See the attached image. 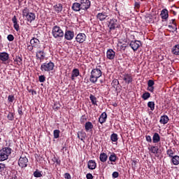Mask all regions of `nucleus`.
<instances>
[{
    "label": "nucleus",
    "mask_w": 179,
    "mask_h": 179,
    "mask_svg": "<svg viewBox=\"0 0 179 179\" xmlns=\"http://www.w3.org/2000/svg\"><path fill=\"white\" fill-rule=\"evenodd\" d=\"M101 75H103V73L99 69H92L91 71L90 82H91V83H96L97 80H99V78H101Z\"/></svg>",
    "instance_id": "1"
},
{
    "label": "nucleus",
    "mask_w": 179,
    "mask_h": 179,
    "mask_svg": "<svg viewBox=\"0 0 179 179\" xmlns=\"http://www.w3.org/2000/svg\"><path fill=\"white\" fill-rule=\"evenodd\" d=\"M22 16L29 23H31V22L36 20V14L30 12L27 8H25L22 10Z\"/></svg>",
    "instance_id": "2"
},
{
    "label": "nucleus",
    "mask_w": 179,
    "mask_h": 179,
    "mask_svg": "<svg viewBox=\"0 0 179 179\" xmlns=\"http://www.w3.org/2000/svg\"><path fill=\"white\" fill-rule=\"evenodd\" d=\"M12 153V148L6 147L0 150V162H5L9 157V155Z\"/></svg>",
    "instance_id": "3"
},
{
    "label": "nucleus",
    "mask_w": 179,
    "mask_h": 179,
    "mask_svg": "<svg viewBox=\"0 0 179 179\" xmlns=\"http://www.w3.org/2000/svg\"><path fill=\"white\" fill-rule=\"evenodd\" d=\"M52 34L55 38H64V31L59 26H55L52 30Z\"/></svg>",
    "instance_id": "4"
},
{
    "label": "nucleus",
    "mask_w": 179,
    "mask_h": 179,
    "mask_svg": "<svg viewBox=\"0 0 179 179\" xmlns=\"http://www.w3.org/2000/svg\"><path fill=\"white\" fill-rule=\"evenodd\" d=\"M54 66L55 64L52 62H46L41 64V71L42 72H51V71H54Z\"/></svg>",
    "instance_id": "5"
},
{
    "label": "nucleus",
    "mask_w": 179,
    "mask_h": 179,
    "mask_svg": "<svg viewBox=\"0 0 179 179\" xmlns=\"http://www.w3.org/2000/svg\"><path fill=\"white\" fill-rule=\"evenodd\" d=\"M27 163H29V159L26 157H20L18 160V166L21 167V169L27 167Z\"/></svg>",
    "instance_id": "6"
},
{
    "label": "nucleus",
    "mask_w": 179,
    "mask_h": 179,
    "mask_svg": "<svg viewBox=\"0 0 179 179\" xmlns=\"http://www.w3.org/2000/svg\"><path fill=\"white\" fill-rule=\"evenodd\" d=\"M142 45V43L141 41L135 40L131 41L129 43V46L131 49H133L134 51H138V48Z\"/></svg>",
    "instance_id": "7"
},
{
    "label": "nucleus",
    "mask_w": 179,
    "mask_h": 179,
    "mask_svg": "<svg viewBox=\"0 0 179 179\" xmlns=\"http://www.w3.org/2000/svg\"><path fill=\"white\" fill-rule=\"evenodd\" d=\"M82 10H87L90 8V0H80Z\"/></svg>",
    "instance_id": "8"
},
{
    "label": "nucleus",
    "mask_w": 179,
    "mask_h": 179,
    "mask_svg": "<svg viewBox=\"0 0 179 179\" xmlns=\"http://www.w3.org/2000/svg\"><path fill=\"white\" fill-rule=\"evenodd\" d=\"M64 36L66 40L71 41L73 39V37H75V32H73V31L66 30Z\"/></svg>",
    "instance_id": "9"
},
{
    "label": "nucleus",
    "mask_w": 179,
    "mask_h": 179,
    "mask_svg": "<svg viewBox=\"0 0 179 179\" xmlns=\"http://www.w3.org/2000/svg\"><path fill=\"white\" fill-rule=\"evenodd\" d=\"M108 27L110 30H115L118 27V24L117 23V19L113 18L110 20L108 24Z\"/></svg>",
    "instance_id": "10"
},
{
    "label": "nucleus",
    "mask_w": 179,
    "mask_h": 179,
    "mask_svg": "<svg viewBox=\"0 0 179 179\" xmlns=\"http://www.w3.org/2000/svg\"><path fill=\"white\" fill-rule=\"evenodd\" d=\"M76 40L77 43H83L86 41V34L82 33L78 34L76 37Z\"/></svg>",
    "instance_id": "11"
},
{
    "label": "nucleus",
    "mask_w": 179,
    "mask_h": 179,
    "mask_svg": "<svg viewBox=\"0 0 179 179\" xmlns=\"http://www.w3.org/2000/svg\"><path fill=\"white\" fill-rule=\"evenodd\" d=\"M30 44L34 48H38L40 47V41L37 38H33L30 41Z\"/></svg>",
    "instance_id": "12"
},
{
    "label": "nucleus",
    "mask_w": 179,
    "mask_h": 179,
    "mask_svg": "<svg viewBox=\"0 0 179 179\" xmlns=\"http://www.w3.org/2000/svg\"><path fill=\"white\" fill-rule=\"evenodd\" d=\"M96 17L99 20H100L101 22H103L108 17V15H107V13L106 12H102V13H98L96 15Z\"/></svg>",
    "instance_id": "13"
},
{
    "label": "nucleus",
    "mask_w": 179,
    "mask_h": 179,
    "mask_svg": "<svg viewBox=\"0 0 179 179\" xmlns=\"http://www.w3.org/2000/svg\"><path fill=\"white\" fill-rule=\"evenodd\" d=\"M123 80H124L125 83H127V85H129V83H132L134 78H132L131 74H124L123 76Z\"/></svg>",
    "instance_id": "14"
},
{
    "label": "nucleus",
    "mask_w": 179,
    "mask_h": 179,
    "mask_svg": "<svg viewBox=\"0 0 179 179\" xmlns=\"http://www.w3.org/2000/svg\"><path fill=\"white\" fill-rule=\"evenodd\" d=\"M106 57L108 59H114V58H115V52H114L113 49L108 50Z\"/></svg>",
    "instance_id": "15"
},
{
    "label": "nucleus",
    "mask_w": 179,
    "mask_h": 179,
    "mask_svg": "<svg viewBox=\"0 0 179 179\" xmlns=\"http://www.w3.org/2000/svg\"><path fill=\"white\" fill-rule=\"evenodd\" d=\"M71 9H73L74 12H80V10H82L80 3H78V2L73 3L71 6Z\"/></svg>",
    "instance_id": "16"
},
{
    "label": "nucleus",
    "mask_w": 179,
    "mask_h": 179,
    "mask_svg": "<svg viewBox=\"0 0 179 179\" xmlns=\"http://www.w3.org/2000/svg\"><path fill=\"white\" fill-rule=\"evenodd\" d=\"M9 59V54L6 52H0V60L3 62H6Z\"/></svg>",
    "instance_id": "17"
},
{
    "label": "nucleus",
    "mask_w": 179,
    "mask_h": 179,
    "mask_svg": "<svg viewBox=\"0 0 179 179\" xmlns=\"http://www.w3.org/2000/svg\"><path fill=\"white\" fill-rule=\"evenodd\" d=\"M160 15L162 19H163L164 20H167V19H169V10L166 8L163 9L161 11Z\"/></svg>",
    "instance_id": "18"
},
{
    "label": "nucleus",
    "mask_w": 179,
    "mask_h": 179,
    "mask_svg": "<svg viewBox=\"0 0 179 179\" xmlns=\"http://www.w3.org/2000/svg\"><path fill=\"white\" fill-rule=\"evenodd\" d=\"M106 120H107V113H106V112H103L100 115L99 118V122H100V124H104V122H106Z\"/></svg>",
    "instance_id": "19"
},
{
    "label": "nucleus",
    "mask_w": 179,
    "mask_h": 179,
    "mask_svg": "<svg viewBox=\"0 0 179 179\" xmlns=\"http://www.w3.org/2000/svg\"><path fill=\"white\" fill-rule=\"evenodd\" d=\"M12 22L13 23L15 30H16V31H19V24H17V18H16V15L13 16V17L12 18Z\"/></svg>",
    "instance_id": "20"
},
{
    "label": "nucleus",
    "mask_w": 179,
    "mask_h": 179,
    "mask_svg": "<svg viewBox=\"0 0 179 179\" xmlns=\"http://www.w3.org/2000/svg\"><path fill=\"white\" fill-rule=\"evenodd\" d=\"M79 75H80L79 69H73L72 73H71V80H75V78H78Z\"/></svg>",
    "instance_id": "21"
},
{
    "label": "nucleus",
    "mask_w": 179,
    "mask_h": 179,
    "mask_svg": "<svg viewBox=\"0 0 179 179\" xmlns=\"http://www.w3.org/2000/svg\"><path fill=\"white\" fill-rule=\"evenodd\" d=\"M36 57L38 58L41 61H43L45 58V53L43 50H38L36 52Z\"/></svg>",
    "instance_id": "22"
},
{
    "label": "nucleus",
    "mask_w": 179,
    "mask_h": 179,
    "mask_svg": "<svg viewBox=\"0 0 179 179\" xmlns=\"http://www.w3.org/2000/svg\"><path fill=\"white\" fill-rule=\"evenodd\" d=\"M87 166H88V169H90V170H94V169H96V162L93 160H90L88 162Z\"/></svg>",
    "instance_id": "23"
},
{
    "label": "nucleus",
    "mask_w": 179,
    "mask_h": 179,
    "mask_svg": "<svg viewBox=\"0 0 179 179\" xmlns=\"http://www.w3.org/2000/svg\"><path fill=\"white\" fill-rule=\"evenodd\" d=\"M107 159H108V156L105 152H101L99 155V159L102 163H106L107 162Z\"/></svg>",
    "instance_id": "24"
},
{
    "label": "nucleus",
    "mask_w": 179,
    "mask_h": 179,
    "mask_svg": "<svg viewBox=\"0 0 179 179\" xmlns=\"http://www.w3.org/2000/svg\"><path fill=\"white\" fill-rule=\"evenodd\" d=\"M169 116L167 115H162L161 116L159 122L160 124H163L164 125H165V124H167V122H169Z\"/></svg>",
    "instance_id": "25"
},
{
    "label": "nucleus",
    "mask_w": 179,
    "mask_h": 179,
    "mask_svg": "<svg viewBox=\"0 0 179 179\" xmlns=\"http://www.w3.org/2000/svg\"><path fill=\"white\" fill-rule=\"evenodd\" d=\"M54 10L57 13H59V12H62V5L61 3L56 4L53 6Z\"/></svg>",
    "instance_id": "26"
},
{
    "label": "nucleus",
    "mask_w": 179,
    "mask_h": 179,
    "mask_svg": "<svg viewBox=\"0 0 179 179\" xmlns=\"http://www.w3.org/2000/svg\"><path fill=\"white\" fill-rule=\"evenodd\" d=\"M153 143H159L160 142V136L157 133H155L152 136Z\"/></svg>",
    "instance_id": "27"
},
{
    "label": "nucleus",
    "mask_w": 179,
    "mask_h": 179,
    "mask_svg": "<svg viewBox=\"0 0 179 179\" xmlns=\"http://www.w3.org/2000/svg\"><path fill=\"white\" fill-rule=\"evenodd\" d=\"M85 131L89 132L91 129H93V124L91 122H87L85 125Z\"/></svg>",
    "instance_id": "28"
},
{
    "label": "nucleus",
    "mask_w": 179,
    "mask_h": 179,
    "mask_svg": "<svg viewBox=\"0 0 179 179\" xmlns=\"http://www.w3.org/2000/svg\"><path fill=\"white\" fill-rule=\"evenodd\" d=\"M171 159V162L174 166H178V164H179L178 155H174L173 157H172Z\"/></svg>",
    "instance_id": "29"
},
{
    "label": "nucleus",
    "mask_w": 179,
    "mask_h": 179,
    "mask_svg": "<svg viewBox=\"0 0 179 179\" xmlns=\"http://www.w3.org/2000/svg\"><path fill=\"white\" fill-rule=\"evenodd\" d=\"M171 52L172 54H174V55H179V44L176 45L172 48Z\"/></svg>",
    "instance_id": "30"
},
{
    "label": "nucleus",
    "mask_w": 179,
    "mask_h": 179,
    "mask_svg": "<svg viewBox=\"0 0 179 179\" xmlns=\"http://www.w3.org/2000/svg\"><path fill=\"white\" fill-rule=\"evenodd\" d=\"M15 62H16L17 65H22V64H23V58H22V56H17Z\"/></svg>",
    "instance_id": "31"
},
{
    "label": "nucleus",
    "mask_w": 179,
    "mask_h": 179,
    "mask_svg": "<svg viewBox=\"0 0 179 179\" xmlns=\"http://www.w3.org/2000/svg\"><path fill=\"white\" fill-rule=\"evenodd\" d=\"M148 150H150V152H151V153L156 155V153H157V152L159 151V148L156 146H151L148 148Z\"/></svg>",
    "instance_id": "32"
},
{
    "label": "nucleus",
    "mask_w": 179,
    "mask_h": 179,
    "mask_svg": "<svg viewBox=\"0 0 179 179\" xmlns=\"http://www.w3.org/2000/svg\"><path fill=\"white\" fill-rule=\"evenodd\" d=\"M90 100L94 106H97V99H96V96H94L93 94H91L90 96Z\"/></svg>",
    "instance_id": "33"
},
{
    "label": "nucleus",
    "mask_w": 179,
    "mask_h": 179,
    "mask_svg": "<svg viewBox=\"0 0 179 179\" xmlns=\"http://www.w3.org/2000/svg\"><path fill=\"white\" fill-rule=\"evenodd\" d=\"M110 140L112 142H117L118 141V134L113 133L110 135Z\"/></svg>",
    "instance_id": "34"
},
{
    "label": "nucleus",
    "mask_w": 179,
    "mask_h": 179,
    "mask_svg": "<svg viewBox=\"0 0 179 179\" xmlns=\"http://www.w3.org/2000/svg\"><path fill=\"white\" fill-rule=\"evenodd\" d=\"M166 153L169 157L172 158L175 156L174 155L176 154V152L174 150L169 149L167 150Z\"/></svg>",
    "instance_id": "35"
},
{
    "label": "nucleus",
    "mask_w": 179,
    "mask_h": 179,
    "mask_svg": "<svg viewBox=\"0 0 179 179\" xmlns=\"http://www.w3.org/2000/svg\"><path fill=\"white\" fill-rule=\"evenodd\" d=\"M86 136V133L83 132H78V138L80 139V141H83Z\"/></svg>",
    "instance_id": "36"
},
{
    "label": "nucleus",
    "mask_w": 179,
    "mask_h": 179,
    "mask_svg": "<svg viewBox=\"0 0 179 179\" xmlns=\"http://www.w3.org/2000/svg\"><path fill=\"white\" fill-rule=\"evenodd\" d=\"M34 177L36 178H40V177H43V174L40 171L36 170V171L34 172Z\"/></svg>",
    "instance_id": "37"
},
{
    "label": "nucleus",
    "mask_w": 179,
    "mask_h": 179,
    "mask_svg": "<svg viewBox=\"0 0 179 179\" xmlns=\"http://www.w3.org/2000/svg\"><path fill=\"white\" fill-rule=\"evenodd\" d=\"M169 31H172V33H174V31H176L177 30V24H175V25H169Z\"/></svg>",
    "instance_id": "38"
},
{
    "label": "nucleus",
    "mask_w": 179,
    "mask_h": 179,
    "mask_svg": "<svg viewBox=\"0 0 179 179\" xmlns=\"http://www.w3.org/2000/svg\"><path fill=\"white\" fill-rule=\"evenodd\" d=\"M148 107H149V108H150L151 111L155 110V102L149 101L148 103Z\"/></svg>",
    "instance_id": "39"
},
{
    "label": "nucleus",
    "mask_w": 179,
    "mask_h": 179,
    "mask_svg": "<svg viewBox=\"0 0 179 179\" xmlns=\"http://www.w3.org/2000/svg\"><path fill=\"white\" fill-rule=\"evenodd\" d=\"M61 131L59 130H58V129L54 130L53 135H54L55 139H58V138H59V133Z\"/></svg>",
    "instance_id": "40"
},
{
    "label": "nucleus",
    "mask_w": 179,
    "mask_h": 179,
    "mask_svg": "<svg viewBox=\"0 0 179 179\" xmlns=\"http://www.w3.org/2000/svg\"><path fill=\"white\" fill-rule=\"evenodd\" d=\"M109 160H110V162H113L115 163V162L117 161V155H115V154L113 153L112 155H110Z\"/></svg>",
    "instance_id": "41"
},
{
    "label": "nucleus",
    "mask_w": 179,
    "mask_h": 179,
    "mask_svg": "<svg viewBox=\"0 0 179 179\" xmlns=\"http://www.w3.org/2000/svg\"><path fill=\"white\" fill-rule=\"evenodd\" d=\"M118 85H120V82L118 80H113L112 82V86L114 87V89H117L118 87Z\"/></svg>",
    "instance_id": "42"
},
{
    "label": "nucleus",
    "mask_w": 179,
    "mask_h": 179,
    "mask_svg": "<svg viewBox=\"0 0 179 179\" xmlns=\"http://www.w3.org/2000/svg\"><path fill=\"white\" fill-rule=\"evenodd\" d=\"M149 97H150V93L149 92H145L142 95V99H143V100H148Z\"/></svg>",
    "instance_id": "43"
},
{
    "label": "nucleus",
    "mask_w": 179,
    "mask_h": 179,
    "mask_svg": "<svg viewBox=\"0 0 179 179\" xmlns=\"http://www.w3.org/2000/svg\"><path fill=\"white\" fill-rule=\"evenodd\" d=\"M8 101L9 103H13L15 101V95H9L8 96Z\"/></svg>",
    "instance_id": "44"
},
{
    "label": "nucleus",
    "mask_w": 179,
    "mask_h": 179,
    "mask_svg": "<svg viewBox=\"0 0 179 179\" xmlns=\"http://www.w3.org/2000/svg\"><path fill=\"white\" fill-rule=\"evenodd\" d=\"M7 118H8V120H9V121H13V113H8V116H7Z\"/></svg>",
    "instance_id": "45"
},
{
    "label": "nucleus",
    "mask_w": 179,
    "mask_h": 179,
    "mask_svg": "<svg viewBox=\"0 0 179 179\" xmlns=\"http://www.w3.org/2000/svg\"><path fill=\"white\" fill-rule=\"evenodd\" d=\"M39 82H41V83H44V82H45V76H39Z\"/></svg>",
    "instance_id": "46"
},
{
    "label": "nucleus",
    "mask_w": 179,
    "mask_h": 179,
    "mask_svg": "<svg viewBox=\"0 0 179 179\" xmlns=\"http://www.w3.org/2000/svg\"><path fill=\"white\" fill-rule=\"evenodd\" d=\"M148 86L149 87L155 86V81H153V80H149L148 82Z\"/></svg>",
    "instance_id": "47"
},
{
    "label": "nucleus",
    "mask_w": 179,
    "mask_h": 179,
    "mask_svg": "<svg viewBox=\"0 0 179 179\" xmlns=\"http://www.w3.org/2000/svg\"><path fill=\"white\" fill-rule=\"evenodd\" d=\"M7 39L8 40V41H13V40H15V37L13 36V35L9 34L7 36Z\"/></svg>",
    "instance_id": "48"
},
{
    "label": "nucleus",
    "mask_w": 179,
    "mask_h": 179,
    "mask_svg": "<svg viewBox=\"0 0 179 179\" xmlns=\"http://www.w3.org/2000/svg\"><path fill=\"white\" fill-rule=\"evenodd\" d=\"M120 176V173H118L117 171H115V172H113V174H112V177H113V178H118V176Z\"/></svg>",
    "instance_id": "49"
},
{
    "label": "nucleus",
    "mask_w": 179,
    "mask_h": 179,
    "mask_svg": "<svg viewBox=\"0 0 179 179\" xmlns=\"http://www.w3.org/2000/svg\"><path fill=\"white\" fill-rule=\"evenodd\" d=\"M5 164H0V172L2 173V171H5Z\"/></svg>",
    "instance_id": "50"
},
{
    "label": "nucleus",
    "mask_w": 179,
    "mask_h": 179,
    "mask_svg": "<svg viewBox=\"0 0 179 179\" xmlns=\"http://www.w3.org/2000/svg\"><path fill=\"white\" fill-rule=\"evenodd\" d=\"M148 90L151 93H153L155 92V87H148Z\"/></svg>",
    "instance_id": "51"
},
{
    "label": "nucleus",
    "mask_w": 179,
    "mask_h": 179,
    "mask_svg": "<svg viewBox=\"0 0 179 179\" xmlns=\"http://www.w3.org/2000/svg\"><path fill=\"white\" fill-rule=\"evenodd\" d=\"M34 49V48L31 45H29L27 46V50L29 51H31V52H33Z\"/></svg>",
    "instance_id": "52"
},
{
    "label": "nucleus",
    "mask_w": 179,
    "mask_h": 179,
    "mask_svg": "<svg viewBox=\"0 0 179 179\" xmlns=\"http://www.w3.org/2000/svg\"><path fill=\"white\" fill-rule=\"evenodd\" d=\"M64 178H66V179H71V174H69V173H66L64 174Z\"/></svg>",
    "instance_id": "53"
},
{
    "label": "nucleus",
    "mask_w": 179,
    "mask_h": 179,
    "mask_svg": "<svg viewBox=\"0 0 179 179\" xmlns=\"http://www.w3.org/2000/svg\"><path fill=\"white\" fill-rule=\"evenodd\" d=\"M145 139L147 142H152V137L150 136H146Z\"/></svg>",
    "instance_id": "54"
},
{
    "label": "nucleus",
    "mask_w": 179,
    "mask_h": 179,
    "mask_svg": "<svg viewBox=\"0 0 179 179\" xmlns=\"http://www.w3.org/2000/svg\"><path fill=\"white\" fill-rule=\"evenodd\" d=\"M86 178L87 179H93V175H92V173H87Z\"/></svg>",
    "instance_id": "55"
},
{
    "label": "nucleus",
    "mask_w": 179,
    "mask_h": 179,
    "mask_svg": "<svg viewBox=\"0 0 179 179\" xmlns=\"http://www.w3.org/2000/svg\"><path fill=\"white\" fill-rule=\"evenodd\" d=\"M29 93H31V94H37V92L34 90H29Z\"/></svg>",
    "instance_id": "56"
},
{
    "label": "nucleus",
    "mask_w": 179,
    "mask_h": 179,
    "mask_svg": "<svg viewBox=\"0 0 179 179\" xmlns=\"http://www.w3.org/2000/svg\"><path fill=\"white\" fill-rule=\"evenodd\" d=\"M55 163H57V164H61V160H59V159L58 158H55Z\"/></svg>",
    "instance_id": "57"
},
{
    "label": "nucleus",
    "mask_w": 179,
    "mask_h": 179,
    "mask_svg": "<svg viewBox=\"0 0 179 179\" xmlns=\"http://www.w3.org/2000/svg\"><path fill=\"white\" fill-rule=\"evenodd\" d=\"M18 113L20 115H23V111L22 110V108H18Z\"/></svg>",
    "instance_id": "58"
},
{
    "label": "nucleus",
    "mask_w": 179,
    "mask_h": 179,
    "mask_svg": "<svg viewBox=\"0 0 179 179\" xmlns=\"http://www.w3.org/2000/svg\"><path fill=\"white\" fill-rule=\"evenodd\" d=\"M175 22H176V20L173 19V20H171L170 23L173 24V26H174L175 24H177L176 23H175Z\"/></svg>",
    "instance_id": "59"
},
{
    "label": "nucleus",
    "mask_w": 179,
    "mask_h": 179,
    "mask_svg": "<svg viewBox=\"0 0 179 179\" xmlns=\"http://www.w3.org/2000/svg\"><path fill=\"white\" fill-rule=\"evenodd\" d=\"M171 13H173V15H174V16H176V15H177V12L174 11L173 10H171Z\"/></svg>",
    "instance_id": "60"
},
{
    "label": "nucleus",
    "mask_w": 179,
    "mask_h": 179,
    "mask_svg": "<svg viewBox=\"0 0 179 179\" xmlns=\"http://www.w3.org/2000/svg\"><path fill=\"white\" fill-rule=\"evenodd\" d=\"M135 6H136V8H139V6H140L139 3H135Z\"/></svg>",
    "instance_id": "61"
},
{
    "label": "nucleus",
    "mask_w": 179,
    "mask_h": 179,
    "mask_svg": "<svg viewBox=\"0 0 179 179\" xmlns=\"http://www.w3.org/2000/svg\"><path fill=\"white\" fill-rule=\"evenodd\" d=\"M122 48H124V50H125L126 46H123V45H122Z\"/></svg>",
    "instance_id": "62"
},
{
    "label": "nucleus",
    "mask_w": 179,
    "mask_h": 179,
    "mask_svg": "<svg viewBox=\"0 0 179 179\" xmlns=\"http://www.w3.org/2000/svg\"><path fill=\"white\" fill-rule=\"evenodd\" d=\"M0 38H1V36H0Z\"/></svg>",
    "instance_id": "63"
}]
</instances>
